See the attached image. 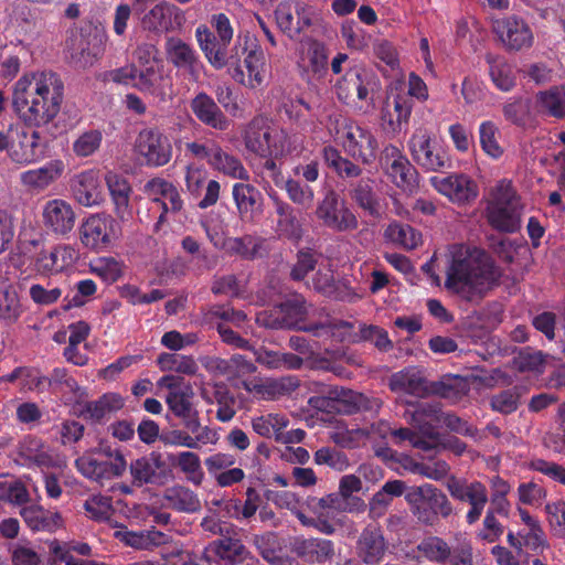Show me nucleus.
<instances>
[{
	"mask_svg": "<svg viewBox=\"0 0 565 565\" xmlns=\"http://www.w3.org/2000/svg\"><path fill=\"white\" fill-rule=\"evenodd\" d=\"M191 436L183 430H171L161 436V440L167 446L185 447L190 449H199L203 445L215 444L217 435L207 426L200 428Z\"/></svg>",
	"mask_w": 565,
	"mask_h": 565,
	"instance_id": "79ce46f5",
	"label": "nucleus"
},
{
	"mask_svg": "<svg viewBox=\"0 0 565 565\" xmlns=\"http://www.w3.org/2000/svg\"><path fill=\"white\" fill-rule=\"evenodd\" d=\"M289 425V419L278 413H268L252 418L253 430L265 438L275 437L277 441V435L285 430Z\"/></svg>",
	"mask_w": 565,
	"mask_h": 565,
	"instance_id": "4d7b16f0",
	"label": "nucleus"
},
{
	"mask_svg": "<svg viewBox=\"0 0 565 565\" xmlns=\"http://www.w3.org/2000/svg\"><path fill=\"white\" fill-rule=\"evenodd\" d=\"M146 190L152 201L161 205L162 213L159 222L168 212H179L183 206V201L178 189L164 179H152L146 184Z\"/></svg>",
	"mask_w": 565,
	"mask_h": 565,
	"instance_id": "c9c22d12",
	"label": "nucleus"
},
{
	"mask_svg": "<svg viewBox=\"0 0 565 565\" xmlns=\"http://www.w3.org/2000/svg\"><path fill=\"white\" fill-rule=\"evenodd\" d=\"M244 142L247 150L267 160L282 158L295 149V140L281 128L265 118H255L248 125Z\"/></svg>",
	"mask_w": 565,
	"mask_h": 565,
	"instance_id": "20e7f679",
	"label": "nucleus"
},
{
	"mask_svg": "<svg viewBox=\"0 0 565 565\" xmlns=\"http://www.w3.org/2000/svg\"><path fill=\"white\" fill-rule=\"evenodd\" d=\"M486 61L489 65V75L495 87L503 92L511 90L515 85V75L507 60L503 56L488 53Z\"/></svg>",
	"mask_w": 565,
	"mask_h": 565,
	"instance_id": "603ef678",
	"label": "nucleus"
},
{
	"mask_svg": "<svg viewBox=\"0 0 565 565\" xmlns=\"http://www.w3.org/2000/svg\"><path fill=\"white\" fill-rule=\"evenodd\" d=\"M114 537L119 542L135 550L150 551L161 545L168 544L171 536L161 532L156 526L146 530L130 531L127 526L119 525L114 532Z\"/></svg>",
	"mask_w": 565,
	"mask_h": 565,
	"instance_id": "cd10ccee",
	"label": "nucleus"
},
{
	"mask_svg": "<svg viewBox=\"0 0 565 565\" xmlns=\"http://www.w3.org/2000/svg\"><path fill=\"white\" fill-rule=\"evenodd\" d=\"M89 269L104 281L113 284L122 277L125 265L114 257L103 256L92 260L89 263Z\"/></svg>",
	"mask_w": 565,
	"mask_h": 565,
	"instance_id": "052dcab7",
	"label": "nucleus"
},
{
	"mask_svg": "<svg viewBox=\"0 0 565 565\" xmlns=\"http://www.w3.org/2000/svg\"><path fill=\"white\" fill-rule=\"evenodd\" d=\"M291 385L292 383L291 380L289 379L266 380L259 383H244V387L246 391L255 394L256 396L263 399H274L277 396L285 394Z\"/></svg>",
	"mask_w": 565,
	"mask_h": 565,
	"instance_id": "e2e57ef3",
	"label": "nucleus"
},
{
	"mask_svg": "<svg viewBox=\"0 0 565 565\" xmlns=\"http://www.w3.org/2000/svg\"><path fill=\"white\" fill-rule=\"evenodd\" d=\"M305 315L306 308L303 299L300 296H294L275 308L274 318L260 313L257 316L256 320L258 323L268 328H290L301 321Z\"/></svg>",
	"mask_w": 565,
	"mask_h": 565,
	"instance_id": "2f4dec72",
	"label": "nucleus"
},
{
	"mask_svg": "<svg viewBox=\"0 0 565 565\" xmlns=\"http://www.w3.org/2000/svg\"><path fill=\"white\" fill-rule=\"evenodd\" d=\"M105 181L111 198L115 215L122 223H128L134 216V210L130 204L132 189L128 180L116 172L109 171L105 175Z\"/></svg>",
	"mask_w": 565,
	"mask_h": 565,
	"instance_id": "c85d7f7f",
	"label": "nucleus"
},
{
	"mask_svg": "<svg viewBox=\"0 0 565 565\" xmlns=\"http://www.w3.org/2000/svg\"><path fill=\"white\" fill-rule=\"evenodd\" d=\"M414 515L424 524H434L438 515L447 518L452 505L447 495L430 483L412 488L405 495Z\"/></svg>",
	"mask_w": 565,
	"mask_h": 565,
	"instance_id": "1a4fd4ad",
	"label": "nucleus"
},
{
	"mask_svg": "<svg viewBox=\"0 0 565 565\" xmlns=\"http://www.w3.org/2000/svg\"><path fill=\"white\" fill-rule=\"evenodd\" d=\"M493 30L509 50L520 51L530 47L533 43L534 38L530 25L515 14L495 20Z\"/></svg>",
	"mask_w": 565,
	"mask_h": 565,
	"instance_id": "4be33fe9",
	"label": "nucleus"
},
{
	"mask_svg": "<svg viewBox=\"0 0 565 565\" xmlns=\"http://www.w3.org/2000/svg\"><path fill=\"white\" fill-rule=\"evenodd\" d=\"M228 56V73L232 78L249 88H257L265 82L264 52L248 35L239 34Z\"/></svg>",
	"mask_w": 565,
	"mask_h": 565,
	"instance_id": "7ed1b4c3",
	"label": "nucleus"
},
{
	"mask_svg": "<svg viewBox=\"0 0 565 565\" xmlns=\"http://www.w3.org/2000/svg\"><path fill=\"white\" fill-rule=\"evenodd\" d=\"M417 550L426 559L437 564L446 563L451 555V547L438 536L424 539L417 545Z\"/></svg>",
	"mask_w": 565,
	"mask_h": 565,
	"instance_id": "0e129e2a",
	"label": "nucleus"
},
{
	"mask_svg": "<svg viewBox=\"0 0 565 565\" xmlns=\"http://www.w3.org/2000/svg\"><path fill=\"white\" fill-rule=\"evenodd\" d=\"M523 205L512 182L500 180L490 193L486 207L488 223L497 231L514 233L521 227Z\"/></svg>",
	"mask_w": 565,
	"mask_h": 565,
	"instance_id": "39448f33",
	"label": "nucleus"
},
{
	"mask_svg": "<svg viewBox=\"0 0 565 565\" xmlns=\"http://www.w3.org/2000/svg\"><path fill=\"white\" fill-rule=\"evenodd\" d=\"M305 330L317 337H330L341 342H355L361 335L355 332L354 324L351 321L330 316L318 323L309 324Z\"/></svg>",
	"mask_w": 565,
	"mask_h": 565,
	"instance_id": "58836bf2",
	"label": "nucleus"
},
{
	"mask_svg": "<svg viewBox=\"0 0 565 565\" xmlns=\"http://www.w3.org/2000/svg\"><path fill=\"white\" fill-rule=\"evenodd\" d=\"M409 406L411 408L406 409L404 414L406 420L423 435H430L435 428L436 422L439 419V407L427 402L419 403L416 406Z\"/></svg>",
	"mask_w": 565,
	"mask_h": 565,
	"instance_id": "de8ad7c7",
	"label": "nucleus"
},
{
	"mask_svg": "<svg viewBox=\"0 0 565 565\" xmlns=\"http://www.w3.org/2000/svg\"><path fill=\"white\" fill-rule=\"evenodd\" d=\"M430 183L436 191L455 203H466L478 195V186L475 181L462 173L433 177L430 178Z\"/></svg>",
	"mask_w": 565,
	"mask_h": 565,
	"instance_id": "b1692460",
	"label": "nucleus"
},
{
	"mask_svg": "<svg viewBox=\"0 0 565 565\" xmlns=\"http://www.w3.org/2000/svg\"><path fill=\"white\" fill-rule=\"evenodd\" d=\"M71 189L75 200L83 206L92 207L103 201L100 178L97 170L89 169L73 177Z\"/></svg>",
	"mask_w": 565,
	"mask_h": 565,
	"instance_id": "c756f323",
	"label": "nucleus"
},
{
	"mask_svg": "<svg viewBox=\"0 0 565 565\" xmlns=\"http://www.w3.org/2000/svg\"><path fill=\"white\" fill-rule=\"evenodd\" d=\"M388 386L394 393L416 397H424L428 392L425 380L415 367H408L394 373L390 377Z\"/></svg>",
	"mask_w": 565,
	"mask_h": 565,
	"instance_id": "a19ab883",
	"label": "nucleus"
},
{
	"mask_svg": "<svg viewBox=\"0 0 565 565\" xmlns=\"http://www.w3.org/2000/svg\"><path fill=\"white\" fill-rule=\"evenodd\" d=\"M353 199L358 205L372 216L381 214V203L372 190L370 181L361 180L353 190Z\"/></svg>",
	"mask_w": 565,
	"mask_h": 565,
	"instance_id": "774afa93",
	"label": "nucleus"
},
{
	"mask_svg": "<svg viewBox=\"0 0 565 565\" xmlns=\"http://www.w3.org/2000/svg\"><path fill=\"white\" fill-rule=\"evenodd\" d=\"M260 173L264 180H270L276 186L284 188L292 203L302 209H309L312 205L315 199L312 188L299 181L286 179L275 161L267 160L263 163Z\"/></svg>",
	"mask_w": 565,
	"mask_h": 565,
	"instance_id": "a211bd4d",
	"label": "nucleus"
},
{
	"mask_svg": "<svg viewBox=\"0 0 565 565\" xmlns=\"http://www.w3.org/2000/svg\"><path fill=\"white\" fill-rule=\"evenodd\" d=\"M66 47L72 61L81 67L92 65L100 54V49L83 31L74 32L67 40Z\"/></svg>",
	"mask_w": 565,
	"mask_h": 565,
	"instance_id": "37998d69",
	"label": "nucleus"
},
{
	"mask_svg": "<svg viewBox=\"0 0 565 565\" xmlns=\"http://www.w3.org/2000/svg\"><path fill=\"white\" fill-rule=\"evenodd\" d=\"M135 152L142 164L163 167L172 158V145L168 136L157 128L142 129L135 141Z\"/></svg>",
	"mask_w": 565,
	"mask_h": 565,
	"instance_id": "9b49d317",
	"label": "nucleus"
},
{
	"mask_svg": "<svg viewBox=\"0 0 565 565\" xmlns=\"http://www.w3.org/2000/svg\"><path fill=\"white\" fill-rule=\"evenodd\" d=\"M183 23L184 14L182 10L169 2H160L153 6L141 17L142 29L158 35L180 30Z\"/></svg>",
	"mask_w": 565,
	"mask_h": 565,
	"instance_id": "aec40b11",
	"label": "nucleus"
},
{
	"mask_svg": "<svg viewBox=\"0 0 565 565\" xmlns=\"http://www.w3.org/2000/svg\"><path fill=\"white\" fill-rule=\"evenodd\" d=\"M406 489V484L402 480H391L373 494L370 500V516L379 519L383 516L391 505L394 498L401 497Z\"/></svg>",
	"mask_w": 565,
	"mask_h": 565,
	"instance_id": "8fccbe9b",
	"label": "nucleus"
},
{
	"mask_svg": "<svg viewBox=\"0 0 565 565\" xmlns=\"http://www.w3.org/2000/svg\"><path fill=\"white\" fill-rule=\"evenodd\" d=\"M448 491L454 499L469 503L466 521L468 524L476 523L489 500L486 486L479 481L452 480L448 483Z\"/></svg>",
	"mask_w": 565,
	"mask_h": 565,
	"instance_id": "6ab92c4d",
	"label": "nucleus"
},
{
	"mask_svg": "<svg viewBox=\"0 0 565 565\" xmlns=\"http://www.w3.org/2000/svg\"><path fill=\"white\" fill-rule=\"evenodd\" d=\"M135 88L139 92L166 102L172 94V81L164 73L162 64L138 68Z\"/></svg>",
	"mask_w": 565,
	"mask_h": 565,
	"instance_id": "a878e982",
	"label": "nucleus"
},
{
	"mask_svg": "<svg viewBox=\"0 0 565 565\" xmlns=\"http://www.w3.org/2000/svg\"><path fill=\"white\" fill-rule=\"evenodd\" d=\"M376 87V76L372 71L363 66H354L338 81L335 93L338 98L344 103H350L354 97L362 102H369Z\"/></svg>",
	"mask_w": 565,
	"mask_h": 565,
	"instance_id": "f8f14e48",
	"label": "nucleus"
},
{
	"mask_svg": "<svg viewBox=\"0 0 565 565\" xmlns=\"http://www.w3.org/2000/svg\"><path fill=\"white\" fill-rule=\"evenodd\" d=\"M190 108L195 118L203 125L221 131L228 129V118L213 97L205 92L195 94L190 102Z\"/></svg>",
	"mask_w": 565,
	"mask_h": 565,
	"instance_id": "7c9ffc66",
	"label": "nucleus"
},
{
	"mask_svg": "<svg viewBox=\"0 0 565 565\" xmlns=\"http://www.w3.org/2000/svg\"><path fill=\"white\" fill-rule=\"evenodd\" d=\"M382 163L388 178L405 192L417 188V173L408 159L395 146L384 148Z\"/></svg>",
	"mask_w": 565,
	"mask_h": 565,
	"instance_id": "4468645a",
	"label": "nucleus"
},
{
	"mask_svg": "<svg viewBox=\"0 0 565 565\" xmlns=\"http://www.w3.org/2000/svg\"><path fill=\"white\" fill-rule=\"evenodd\" d=\"M385 237L406 249L416 248L422 242V235L407 224L392 223L385 230Z\"/></svg>",
	"mask_w": 565,
	"mask_h": 565,
	"instance_id": "69168bd1",
	"label": "nucleus"
},
{
	"mask_svg": "<svg viewBox=\"0 0 565 565\" xmlns=\"http://www.w3.org/2000/svg\"><path fill=\"white\" fill-rule=\"evenodd\" d=\"M168 504L182 512H195L201 508L199 497L189 488L175 484L166 489L163 494Z\"/></svg>",
	"mask_w": 565,
	"mask_h": 565,
	"instance_id": "864d4df0",
	"label": "nucleus"
},
{
	"mask_svg": "<svg viewBox=\"0 0 565 565\" xmlns=\"http://www.w3.org/2000/svg\"><path fill=\"white\" fill-rule=\"evenodd\" d=\"M170 461L180 469L191 483L199 486L204 479L200 457L192 451H181L170 457Z\"/></svg>",
	"mask_w": 565,
	"mask_h": 565,
	"instance_id": "13d9d810",
	"label": "nucleus"
},
{
	"mask_svg": "<svg viewBox=\"0 0 565 565\" xmlns=\"http://www.w3.org/2000/svg\"><path fill=\"white\" fill-rule=\"evenodd\" d=\"M212 551L228 564L244 559L248 553L242 542L232 534H224L222 539L215 541Z\"/></svg>",
	"mask_w": 565,
	"mask_h": 565,
	"instance_id": "bf43d9fd",
	"label": "nucleus"
},
{
	"mask_svg": "<svg viewBox=\"0 0 565 565\" xmlns=\"http://www.w3.org/2000/svg\"><path fill=\"white\" fill-rule=\"evenodd\" d=\"M499 127L491 120L482 121L479 126V141L482 150L492 159L502 157L504 150L499 143Z\"/></svg>",
	"mask_w": 565,
	"mask_h": 565,
	"instance_id": "680f3d73",
	"label": "nucleus"
},
{
	"mask_svg": "<svg viewBox=\"0 0 565 565\" xmlns=\"http://www.w3.org/2000/svg\"><path fill=\"white\" fill-rule=\"evenodd\" d=\"M40 140L39 131L29 132L22 125L15 124L8 154L9 159L20 166L39 161L44 154Z\"/></svg>",
	"mask_w": 565,
	"mask_h": 565,
	"instance_id": "f3484780",
	"label": "nucleus"
},
{
	"mask_svg": "<svg viewBox=\"0 0 565 565\" xmlns=\"http://www.w3.org/2000/svg\"><path fill=\"white\" fill-rule=\"evenodd\" d=\"M24 312L17 287L9 279L0 276V322L13 324Z\"/></svg>",
	"mask_w": 565,
	"mask_h": 565,
	"instance_id": "ea45409f",
	"label": "nucleus"
},
{
	"mask_svg": "<svg viewBox=\"0 0 565 565\" xmlns=\"http://www.w3.org/2000/svg\"><path fill=\"white\" fill-rule=\"evenodd\" d=\"M20 514L33 531L55 532L64 525L63 518L58 512L46 511L41 507H24Z\"/></svg>",
	"mask_w": 565,
	"mask_h": 565,
	"instance_id": "c03bdc74",
	"label": "nucleus"
},
{
	"mask_svg": "<svg viewBox=\"0 0 565 565\" xmlns=\"http://www.w3.org/2000/svg\"><path fill=\"white\" fill-rule=\"evenodd\" d=\"M316 214L327 227L334 231L347 232L358 227L355 215L333 191L324 195L317 206Z\"/></svg>",
	"mask_w": 565,
	"mask_h": 565,
	"instance_id": "ddd939ff",
	"label": "nucleus"
},
{
	"mask_svg": "<svg viewBox=\"0 0 565 565\" xmlns=\"http://www.w3.org/2000/svg\"><path fill=\"white\" fill-rule=\"evenodd\" d=\"M536 108L540 113L563 118L565 116V89L553 87L536 95Z\"/></svg>",
	"mask_w": 565,
	"mask_h": 565,
	"instance_id": "6e6d98bb",
	"label": "nucleus"
},
{
	"mask_svg": "<svg viewBox=\"0 0 565 565\" xmlns=\"http://www.w3.org/2000/svg\"><path fill=\"white\" fill-rule=\"evenodd\" d=\"M166 403L174 416L182 419L185 428L191 433L198 431L200 420L194 405V392L191 385L185 384L182 386V390L169 392L166 396Z\"/></svg>",
	"mask_w": 565,
	"mask_h": 565,
	"instance_id": "bb28decb",
	"label": "nucleus"
},
{
	"mask_svg": "<svg viewBox=\"0 0 565 565\" xmlns=\"http://www.w3.org/2000/svg\"><path fill=\"white\" fill-rule=\"evenodd\" d=\"M164 462L161 460L160 455L151 452L148 456L140 457L129 465L132 483L141 487L147 483L162 484L164 476L162 469Z\"/></svg>",
	"mask_w": 565,
	"mask_h": 565,
	"instance_id": "f704fd0d",
	"label": "nucleus"
},
{
	"mask_svg": "<svg viewBox=\"0 0 565 565\" xmlns=\"http://www.w3.org/2000/svg\"><path fill=\"white\" fill-rule=\"evenodd\" d=\"M122 224L117 216L107 213L90 214L78 227L79 242L92 252H105L122 237Z\"/></svg>",
	"mask_w": 565,
	"mask_h": 565,
	"instance_id": "0eeeda50",
	"label": "nucleus"
},
{
	"mask_svg": "<svg viewBox=\"0 0 565 565\" xmlns=\"http://www.w3.org/2000/svg\"><path fill=\"white\" fill-rule=\"evenodd\" d=\"M168 61L178 70L186 73L190 79L198 82L204 65L195 50L182 39L169 36L164 44Z\"/></svg>",
	"mask_w": 565,
	"mask_h": 565,
	"instance_id": "412c9836",
	"label": "nucleus"
},
{
	"mask_svg": "<svg viewBox=\"0 0 565 565\" xmlns=\"http://www.w3.org/2000/svg\"><path fill=\"white\" fill-rule=\"evenodd\" d=\"M232 196L242 221L253 222L262 212L263 195L253 184L237 182L233 185Z\"/></svg>",
	"mask_w": 565,
	"mask_h": 565,
	"instance_id": "72a5a7b5",
	"label": "nucleus"
},
{
	"mask_svg": "<svg viewBox=\"0 0 565 565\" xmlns=\"http://www.w3.org/2000/svg\"><path fill=\"white\" fill-rule=\"evenodd\" d=\"M63 171L64 163L61 160H51L40 168L22 172L20 182L28 190L40 192L55 182Z\"/></svg>",
	"mask_w": 565,
	"mask_h": 565,
	"instance_id": "4c0bfd02",
	"label": "nucleus"
},
{
	"mask_svg": "<svg viewBox=\"0 0 565 565\" xmlns=\"http://www.w3.org/2000/svg\"><path fill=\"white\" fill-rule=\"evenodd\" d=\"M205 233L214 247L223 249L226 253L237 254L244 258H254L260 255L265 239L257 236L245 235L243 237H225L222 232L212 228L207 223H203Z\"/></svg>",
	"mask_w": 565,
	"mask_h": 565,
	"instance_id": "5701e85b",
	"label": "nucleus"
},
{
	"mask_svg": "<svg viewBox=\"0 0 565 565\" xmlns=\"http://www.w3.org/2000/svg\"><path fill=\"white\" fill-rule=\"evenodd\" d=\"M414 161L429 171H438L447 167L446 154L433 145L431 135L424 127L417 128L408 141Z\"/></svg>",
	"mask_w": 565,
	"mask_h": 565,
	"instance_id": "dca6fc26",
	"label": "nucleus"
},
{
	"mask_svg": "<svg viewBox=\"0 0 565 565\" xmlns=\"http://www.w3.org/2000/svg\"><path fill=\"white\" fill-rule=\"evenodd\" d=\"M79 258L77 248L70 244H58L51 250H43L36 257L35 265L39 271L60 273L72 267Z\"/></svg>",
	"mask_w": 565,
	"mask_h": 565,
	"instance_id": "473e14b6",
	"label": "nucleus"
},
{
	"mask_svg": "<svg viewBox=\"0 0 565 565\" xmlns=\"http://www.w3.org/2000/svg\"><path fill=\"white\" fill-rule=\"evenodd\" d=\"M75 467L86 479L105 486L125 473L127 461L119 449L100 446L79 456L75 460Z\"/></svg>",
	"mask_w": 565,
	"mask_h": 565,
	"instance_id": "423d86ee",
	"label": "nucleus"
},
{
	"mask_svg": "<svg viewBox=\"0 0 565 565\" xmlns=\"http://www.w3.org/2000/svg\"><path fill=\"white\" fill-rule=\"evenodd\" d=\"M42 217L50 232L57 236H66L75 226L76 213L67 201L53 199L44 204Z\"/></svg>",
	"mask_w": 565,
	"mask_h": 565,
	"instance_id": "393cba45",
	"label": "nucleus"
},
{
	"mask_svg": "<svg viewBox=\"0 0 565 565\" xmlns=\"http://www.w3.org/2000/svg\"><path fill=\"white\" fill-rule=\"evenodd\" d=\"M335 140L344 151L363 163H371L376 158L377 141L367 128L351 120H343L335 134Z\"/></svg>",
	"mask_w": 565,
	"mask_h": 565,
	"instance_id": "9d476101",
	"label": "nucleus"
},
{
	"mask_svg": "<svg viewBox=\"0 0 565 565\" xmlns=\"http://www.w3.org/2000/svg\"><path fill=\"white\" fill-rule=\"evenodd\" d=\"M211 24L217 38L204 24L196 28L195 38L209 63L220 70L227 64V46L233 40L234 29L224 13L213 14Z\"/></svg>",
	"mask_w": 565,
	"mask_h": 565,
	"instance_id": "6e6552de",
	"label": "nucleus"
},
{
	"mask_svg": "<svg viewBox=\"0 0 565 565\" xmlns=\"http://www.w3.org/2000/svg\"><path fill=\"white\" fill-rule=\"evenodd\" d=\"M295 553L309 563H323L329 561L333 554V543L323 539H301L294 545Z\"/></svg>",
	"mask_w": 565,
	"mask_h": 565,
	"instance_id": "49530a36",
	"label": "nucleus"
},
{
	"mask_svg": "<svg viewBox=\"0 0 565 565\" xmlns=\"http://www.w3.org/2000/svg\"><path fill=\"white\" fill-rule=\"evenodd\" d=\"M269 198L273 199L277 220V233L290 239H299L301 236V225L295 215V211L287 202L279 200L268 191Z\"/></svg>",
	"mask_w": 565,
	"mask_h": 565,
	"instance_id": "09e8293b",
	"label": "nucleus"
},
{
	"mask_svg": "<svg viewBox=\"0 0 565 565\" xmlns=\"http://www.w3.org/2000/svg\"><path fill=\"white\" fill-rule=\"evenodd\" d=\"M209 164L218 172L242 181L249 180V173L243 163L234 156L227 153L220 145L214 147Z\"/></svg>",
	"mask_w": 565,
	"mask_h": 565,
	"instance_id": "3c124183",
	"label": "nucleus"
},
{
	"mask_svg": "<svg viewBox=\"0 0 565 565\" xmlns=\"http://www.w3.org/2000/svg\"><path fill=\"white\" fill-rule=\"evenodd\" d=\"M500 273L484 250L466 244L448 248L445 287L469 302L480 301L497 284Z\"/></svg>",
	"mask_w": 565,
	"mask_h": 565,
	"instance_id": "f257e3e1",
	"label": "nucleus"
},
{
	"mask_svg": "<svg viewBox=\"0 0 565 565\" xmlns=\"http://www.w3.org/2000/svg\"><path fill=\"white\" fill-rule=\"evenodd\" d=\"M157 363L164 372L192 375L198 371V364L192 356L177 353H162L158 356Z\"/></svg>",
	"mask_w": 565,
	"mask_h": 565,
	"instance_id": "338daca9",
	"label": "nucleus"
},
{
	"mask_svg": "<svg viewBox=\"0 0 565 565\" xmlns=\"http://www.w3.org/2000/svg\"><path fill=\"white\" fill-rule=\"evenodd\" d=\"M386 550L385 539L379 527L367 526L363 530L358 540L356 553L365 564H379Z\"/></svg>",
	"mask_w": 565,
	"mask_h": 565,
	"instance_id": "e433bc0d",
	"label": "nucleus"
},
{
	"mask_svg": "<svg viewBox=\"0 0 565 565\" xmlns=\"http://www.w3.org/2000/svg\"><path fill=\"white\" fill-rule=\"evenodd\" d=\"M63 98L64 83L52 71L25 73L12 86V108L28 126L52 122L60 114Z\"/></svg>",
	"mask_w": 565,
	"mask_h": 565,
	"instance_id": "f03ea898",
	"label": "nucleus"
},
{
	"mask_svg": "<svg viewBox=\"0 0 565 565\" xmlns=\"http://www.w3.org/2000/svg\"><path fill=\"white\" fill-rule=\"evenodd\" d=\"M256 361L268 369L297 370L302 364V359L292 353L269 351L263 348L254 349Z\"/></svg>",
	"mask_w": 565,
	"mask_h": 565,
	"instance_id": "5fc2aeb1",
	"label": "nucleus"
},
{
	"mask_svg": "<svg viewBox=\"0 0 565 565\" xmlns=\"http://www.w3.org/2000/svg\"><path fill=\"white\" fill-rule=\"evenodd\" d=\"M312 15V9L300 0L281 1L275 11L277 25L291 38L311 25Z\"/></svg>",
	"mask_w": 565,
	"mask_h": 565,
	"instance_id": "2eb2a0df",
	"label": "nucleus"
},
{
	"mask_svg": "<svg viewBox=\"0 0 565 565\" xmlns=\"http://www.w3.org/2000/svg\"><path fill=\"white\" fill-rule=\"evenodd\" d=\"M412 108V102L407 96L396 95L393 99L394 114L390 109V104L382 111L383 129L390 134L399 132L403 126L407 124Z\"/></svg>",
	"mask_w": 565,
	"mask_h": 565,
	"instance_id": "a18cd8bd",
	"label": "nucleus"
}]
</instances>
